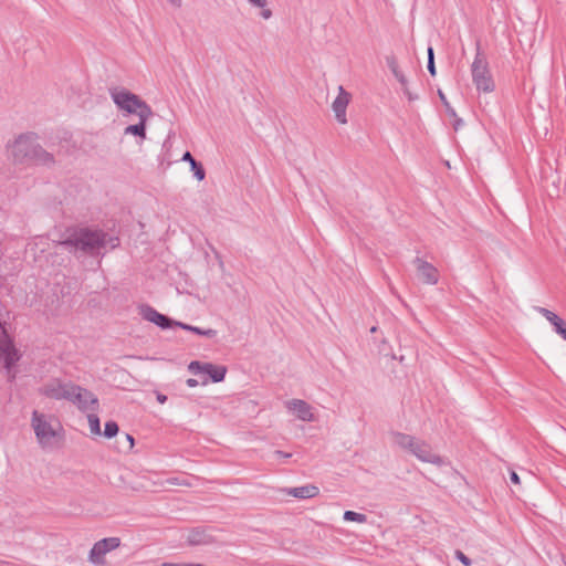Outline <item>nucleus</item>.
Returning <instances> with one entry per match:
<instances>
[{
	"mask_svg": "<svg viewBox=\"0 0 566 566\" xmlns=\"http://www.w3.org/2000/svg\"><path fill=\"white\" fill-rule=\"evenodd\" d=\"M117 245L118 238L111 237L102 230L87 227L70 231L65 240L57 243V247L66 248L74 254L81 253L91 256L98 255L106 247L114 249Z\"/></svg>",
	"mask_w": 566,
	"mask_h": 566,
	"instance_id": "nucleus-1",
	"label": "nucleus"
},
{
	"mask_svg": "<svg viewBox=\"0 0 566 566\" xmlns=\"http://www.w3.org/2000/svg\"><path fill=\"white\" fill-rule=\"evenodd\" d=\"M8 150L15 164L38 165L48 168L56 164L53 153L40 145L34 133L19 135L9 144Z\"/></svg>",
	"mask_w": 566,
	"mask_h": 566,
	"instance_id": "nucleus-2",
	"label": "nucleus"
},
{
	"mask_svg": "<svg viewBox=\"0 0 566 566\" xmlns=\"http://www.w3.org/2000/svg\"><path fill=\"white\" fill-rule=\"evenodd\" d=\"M109 95L117 108L126 114L137 115L139 119H149L153 116L150 106L126 88L113 87Z\"/></svg>",
	"mask_w": 566,
	"mask_h": 566,
	"instance_id": "nucleus-3",
	"label": "nucleus"
},
{
	"mask_svg": "<svg viewBox=\"0 0 566 566\" xmlns=\"http://www.w3.org/2000/svg\"><path fill=\"white\" fill-rule=\"evenodd\" d=\"M391 437L396 446L410 452L420 461L437 465H441L443 463L441 457L436 454L427 442L402 432H394Z\"/></svg>",
	"mask_w": 566,
	"mask_h": 566,
	"instance_id": "nucleus-4",
	"label": "nucleus"
},
{
	"mask_svg": "<svg viewBox=\"0 0 566 566\" xmlns=\"http://www.w3.org/2000/svg\"><path fill=\"white\" fill-rule=\"evenodd\" d=\"M31 427L35 433L38 443L42 448L53 446V441L57 434L59 422L52 417L46 416L38 410L32 412Z\"/></svg>",
	"mask_w": 566,
	"mask_h": 566,
	"instance_id": "nucleus-5",
	"label": "nucleus"
},
{
	"mask_svg": "<svg viewBox=\"0 0 566 566\" xmlns=\"http://www.w3.org/2000/svg\"><path fill=\"white\" fill-rule=\"evenodd\" d=\"M472 81L478 91L491 93L495 88L494 81L489 70L485 55L481 52L480 42L476 41V54L471 65Z\"/></svg>",
	"mask_w": 566,
	"mask_h": 566,
	"instance_id": "nucleus-6",
	"label": "nucleus"
},
{
	"mask_svg": "<svg viewBox=\"0 0 566 566\" xmlns=\"http://www.w3.org/2000/svg\"><path fill=\"white\" fill-rule=\"evenodd\" d=\"M20 358V352L15 348L7 331L0 324V360L3 361L10 381L15 379L17 373L13 367Z\"/></svg>",
	"mask_w": 566,
	"mask_h": 566,
	"instance_id": "nucleus-7",
	"label": "nucleus"
},
{
	"mask_svg": "<svg viewBox=\"0 0 566 566\" xmlns=\"http://www.w3.org/2000/svg\"><path fill=\"white\" fill-rule=\"evenodd\" d=\"M74 384L64 382L57 378L51 379L45 382L40 389L39 392L48 398L61 400H69L73 395L72 388Z\"/></svg>",
	"mask_w": 566,
	"mask_h": 566,
	"instance_id": "nucleus-8",
	"label": "nucleus"
},
{
	"mask_svg": "<svg viewBox=\"0 0 566 566\" xmlns=\"http://www.w3.org/2000/svg\"><path fill=\"white\" fill-rule=\"evenodd\" d=\"M73 395L69 401L77 406L82 411H95L98 408L97 397L90 390L74 385L72 388Z\"/></svg>",
	"mask_w": 566,
	"mask_h": 566,
	"instance_id": "nucleus-9",
	"label": "nucleus"
},
{
	"mask_svg": "<svg viewBox=\"0 0 566 566\" xmlns=\"http://www.w3.org/2000/svg\"><path fill=\"white\" fill-rule=\"evenodd\" d=\"M120 538L118 537H107L96 542L88 555V560L94 565H102L104 563V556L119 547Z\"/></svg>",
	"mask_w": 566,
	"mask_h": 566,
	"instance_id": "nucleus-10",
	"label": "nucleus"
},
{
	"mask_svg": "<svg viewBox=\"0 0 566 566\" xmlns=\"http://www.w3.org/2000/svg\"><path fill=\"white\" fill-rule=\"evenodd\" d=\"M190 373L199 375H208L213 382H219L224 379L227 368L224 366H216L210 363L191 361L188 366Z\"/></svg>",
	"mask_w": 566,
	"mask_h": 566,
	"instance_id": "nucleus-11",
	"label": "nucleus"
},
{
	"mask_svg": "<svg viewBox=\"0 0 566 566\" xmlns=\"http://www.w3.org/2000/svg\"><path fill=\"white\" fill-rule=\"evenodd\" d=\"M413 265L417 271V276L422 283L430 285L438 283L439 271L431 263L424 261L421 258H416L413 260Z\"/></svg>",
	"mask_w": 566,
	"mask_h": 566,
	"instance_id": "nucleus-12",
	"label": "nucleus"
},
{
	"mask_svg": "<svg viewBox=\"0 0 566 566\" xmlns=\"http://www.w3.org/2000/svg\"><path fill=\"white\" fill-rule=\"evenodd\" d=\"M350 101V94L345 91V88L340 85L338 86V95L332 104L333 112L335 113V117L339 124H346V108Z\"/></svg>",
	"mask_w": 566,
	"mask_h": 566,
	"instance_id": "nucleus-13",
	"label": "nucleus"
},
{
	"mask_svg": "<svg viewBox=\"0 0 566 566\" xmlns=\"http://www.w3.org/2000/svg\"><path fill=\"white\" fill-rule=\"evenodd\" d=\"M286 408L295 413V416L302 421H313L314 415L312 407L304 400L292 399L285 402Z\"/></svg>",
	"mask_w": 566,
	"mask_h": 566,
	"instance_id": "nucleus-14",
	"label": "nucleus"
},
{
	"mask_svg": "<svg viewBox=\"0 0 566 566\" xmlns=\"http://www.w3.org/2000/svg\"><path fill=\"white\" fill-rule=\"evenodd\" d=\"M142 315L146 321L156 324L157 326L161 327L163 329L174 327V323H175L174 319H171L170 317H168L164 314H160L159 312H157L155 308H153L150 306L143 307Z\"/></svg>",
	"mask_w": 566,
	"mask_h": 566,
	"instance_id": "nucleus-15",
	"label": "nucleus"
},
{
	"mask_svg": "<svg viewBox=\"0 0 566 566\" xmlns=\"http://www.w3.org/2000/svg\"><path fill=\"white\" fill-rule=\"evenodd\" d=\"M535 311L543 315L553 325L555 332L566 340V322L563 318L545 307L536 306Z\"/></svg>",
	"mask_w": 566,
	"mask_h": 566,
	"instance_id": "nucleus-16",
	"label": "nucleus"
},
{
	"mask_svg": "<svg viewBox=\"0 0 566 566\" xmlns=\"http://www.w3.org/2000/svg\"><path fill=\"white\" fill-rule=\"evenodd\" d=\"M319 490L317 486L308 484L298 488H292L287 490V494L297 499H311L318 494Z\"/></svg>",
	"mask_w": 566,
	"mask_h": 566,
	"instance_id": "nucleus-17",
	"label": "nucleus"
},
{
	"mask_svg": "<svg viewBox=\"0 0 566 566\" xmlns=\"http://www.w3.org/2000/svg\"><path fill=\"white\" fill-rule=\"evenodd\" d=\"M187 542L189 545H207L212 542V537L202 530H192L189 532Z\"/></svg>",
	"mask_w": 566,
	"mask_h": 566,
	"instance_id": "nucleus-18",
	"label": "nucleus"
},
{
	"mask_svg": "<svg viewBox=\"0 0 566 566\" xmlns=\"http://www.w3.org/2000/svg\"><path fill=\"white\" fill-rule=\"evenodd\" d=\"M184 161H188L190 164L191 170L193 171L195 177L198 180H203L206 177V171L200 163H198L189 151H186L182 156Z\"/></svg>",
	"mask_w": 566,
	"mask_h": 566,
	"instance_id": "nucleus-19",
	"label": "nucleus"
},
{
	"mask_svg": "<svg viewBox=\"0 0 566 566\" xmlns=\"http://www.w3.org/2000/svg\"><path fill=\"white\" fill-rule=\"evenodd\" d=\"M148 119H139L137 124L128 125L124 129L125 135H134L140 137L142 139H146V123Z\"/></svg>",
	"mask_w": 566,
	"mask_h": 566,
	"instance_id": "nucleus-20",
	"label": "nucleus"
},
{
	"mask_svg": "<svg viewBox=\"0 0 566 566\" xmlns=\"http://www.w3.org/2000/svg\"><path fill=\"white\" fill-rule=\"evenodd\" d=\"M87 421H88L91 433H93V434H101L102 433L99 418H98L97 415L88 413L87 415Z\"/></svg>",
	"mask_w": 566,
	"mask_h": 566,
	"instance_id": "nucleus-21",
	"label": "nucleus"
},
{
	"mask_svg": "<svg viewBox=\"0 0 566 566\" xmlns=\"http://www.w3.org/2000/svg\"><path fill=\"white\" fill-rule=\"evenodd\" d=\"M344 520L349 522L366 523L367 516L365 514L357 513L354 511H346L344 513Z\"/></svg>",
	"mask_w": 566,
	"mask_h": 566,
	"instance_id": "nucleus-22",
	"label": "nucleus"
},
{
	"mask_svg": "<svg viewBox=\"0 0 566 566\" xmlns=\"http://www.w3.org/2000/svg\"><path fill=\"white\" fill-rule=\"evenodd\" d=\"M118 430H119L118 424L115 421H107L105 423V428H104L103 434L106 438H113V437H115L118 433Z\"/></svg>",
	"mask_w": 566,
	"mask_h": 566,
	"instance_id": "nucleus-23",
	"label": "nucleus"
},
{
	"mask_svg": "<svg viewBox=\"0 0 566 566\" xmlns=\"http://www.w3.org/2000/svg\"><path fill=\"white\" fill-rule=\"evenodd\" d=\"M386 63H387V66L389 67V70L391 71L392 74H395L396 72L400 71L399 65H398V61H397L395 55L386 56Z\"/></svg>",
	"mask_w": 566,
	"mask_h": 566,
	"instance_id": "nucleus-24",
	"label": "nucleus"
},
{
	"mask_svg": "<svg viewBox=\"0 0 566 566\" xmlns=\"http://www.w3.org/2000/svg\"><path fill=\"white\" fill-rule=\"evenodd\" d=\"M438 95H439L441 102L443 103L448 114L451 116H455L454 109L450 106L446 95L443 94V92L441 90L438 91Z\"/></svg>",
	"mask_w": 566,
	"mask_h": 566,
	"instance_id": "nucleus-25",
	"label": "nucleus"
},
{
	"mask_svg": "<svg viewBox=\"0 0 566 566\" xmlns=\"http://www.w3.org/2000/svg\"><path fill=\"white\" fill-rule=\"evenodd\" d=\"M454 555L455 558L459 559L463 565L471 566L472 560L467 555H464L462 551L457 549Z\"/></svg>",
	"mask_w": 566,
	"mask_h": 566,
	"instance_id": "nucleus-26",
	"label": "nucleus"
},
{
	"mask_svg": "<svg viewBox=\"0 0 566 566\" xmlns=\"http://www.w3.org/2000/svg\"><path fill=\"white\" fill-rule=\"evenodd\" d=\"M195 334L206 336V337H214L217 335V331L212 328L202 329L200 327H196Z\"/></svg>",
	"mask_w": 566,
	"mask_h": 566,
	"instance_id": "nucleus-27",
	"label": "nucleus"
},
{
	"mask_svg": "<svg viewBox=\"0 0 566 566\" xmlns=\"http://www.w3.org/2000/svg\"><path fill=\"white\" fill-rule=\"evenodd\" d=\"M394 76L399 82L401 90L408 86V80L401 71L396 72Z\"/></svg>",
	"mask_w": 566,
	"mask_h": 566,
	"instance_id": "nucleus-28",
	"label": "nucleus"
},
{
	"mask_svg": "<svg viewBox=\"0 0 566 566\" xmlns=\"http://www.w3.org/2000/svg\"><path fill=\"white\" fill-rule=\"evenodd\" d=\"M167 484L170 485H184V486H190L191 484L185 480L180 481L178 478H169L167 479Z\"/></svg>",
	"mask_w": 566,
	"mask_h": 566,
	"instance_id": "nucleus-29",
	"label": "nucleus"
},
{
	"mask_svg": "<svg viewBox=\"0 0 566 566\" xmlns=\"http://www.w3.org/2000/svg\"><path fill=\"white\" fill-rule=\"evenodd\" d=\"M174 326L180 327V328H182L185 331H189V332H192V333H195L196 327H197V326H192V325H189V324H186V323H181V322H177V321H175Z\"/></svg>",
	"mask_w": 566,
	"mask_h": 566,
	"instance_id": "nucleus-30",
	"label": "nucleus"
},
{
	"mask_svg": "<svg viewBox=\"0 0 566 566\" xmlns=\"http://www.w3.org/2000/svg\"><path fill=\"white\" fill-rule=\"evenodd\" d=\"M402 92L403 94L407 96L408 101L409 102H413L416 99H418V95L412 93L410 90H409V86H407L406 88H402Z\"/></svg>",
	"mask_w": 566,
	"mask_h": 566,
	"instance_id": "nucleus-31",
	"label": "nucleus"
},
{
	"mask_svg": "<svg viewBox=\"0 0 566 566\" xmlns=\"http://www.w3.org/2000/svg\"><path fill=\"white\" fill-rule=\"evenodd\" d=\"M250 4L258 7V8H264L268 4V0H248Z\"/></svg>",
	"mask_w": 566,
	"mask_h": 566,
	"instance_id": "nucleus-32",
	"label": "nucleus"
},
{
	"mask_svg": "<svg viewBox=\"0 0 566 566\" xmlns=\"http://www.w3.org/2000/svg\"><path fill=\"white\" fill-rule=\"evenodd\" d=\"M274 455H276L277 458H282V459H290L292 457V453H287V452L281 451V450H276L274 452Z\"/></svg>",
	"mask_w": 566,
	"mask_h": 566,
	"instance_id": "nucleus-33",
	"label": "nucleus"
},
{
	"mask_svg": "<svg viewBox=\"0 0 566 566\" xmlns=\"http://www.w3.org/2000/svg\"><path fill=\"white\" fill-rule=\"evenodd\" d=\"M261 9V17L265 20H269L272 17V11L270 9H266L265 7Z\"/></svg>",
	"mask_w": 566,
	"mask_h": 566,
	"instance_id": "nucleus-34",
	"label": "nucleus"
},
{
	"mask_svg": "<svg viewBox=\"0 0 566 566\" xmlns=\"http://www.w3.org/2000/svg\"><path fill=\"white\" fill-rule=\"evenodd\" d=\"M510 479H511V482L516 484V485L521 483L520 476H518V474L515 471L511 472Z\"/></svg>",
	"mask_w": 566,
	"mask_h": 566,
	"instance_id": "nucleus-35",
	"label": "nucleus"
},
{
	"mask_svg": "<svg viewBox=\"0 0 566 566\" xmlns=\"http://www.w3.org/2000/svg\"><path fill=\"white\" fill-rule=\"evenodd\" d=\"M428 71L429 73L434 76L436 75V64H434V61H428Z\"/></svg>",
	"mask_w": 566,
	"mask_h": 566,
	"instance_id": "nucleus-36",
	"label": "nucleus"
},
{
	"mask_svg": "<svg viewBox=\"0 0 566 566\" xmlns=\"http://www.w3.org/2000/svg\"><path fill=\"white\" fill-rule=\"evenodd\" d=\"M157 400H158L159 403H165L167 401V396L158 392L157 394Z\"/></svg>",
	"mask_w": 566,
	"mask_h": 566,
	"instance_id": "nucleus-37",
	"label": "nucleus"
},
{
	"mask_svg": "<svg viewBox=\"0 0 566 566\" xmlns=\"http://www.w3.org/2000/svg\"><path fill=\"white\" fill-rule=\"evenodd\" d=\"M168 2L176 8H180L182 4V0H168Z\"/></svg>",
	"mask_w": 566,
	"mask_h": 566,
	"instance_id": "nucleus-38",
	"label": "nucleus"
},
{
	"mask_svg": "<svg viewBox=\"0 0 566 566\" xmlns=\"http://www.w3.org/2000/svg\"><path fill=\"white\" fill-rule=\"evenodd\" d=\"M428 61H434V53L431 46L428 48Z\"/></svg>",
	"mask_w": 566,
	"mask_h": 566,
	"instance_id": "nucleus-39",
	"label": "nucleus"
},
{
	"mask_svg": "<svg viewBox=\"0 0 566 566\" xmlns=\"http://www.w3.org/2000/svg\"><path fill=\"white\" fill-rule=\"evenodd\" d=\"M187 385H188V387H191V388H192V387H196V386H198V380H196V379H193V378H189V379L187 380Z\"/></svg>",
	"mask_w": 566,
	"mask_h": 566,
	"instance_id": "nucleus-40",
	"label": "nucleus"
},
{
	"mask_svg": "<svg viewBox=\"0 0 566 566\" xmlns=\"http://www.w3.org/2000/svg\"><path fill=\"white\" fill-rule=\"evenodd\" d=\"M125 437H126L127 441L129 442V447L133 448V446H134V438L130 434H128V433Z\"/></svg>",
	"mask_w": 566,
	"mask_h": 566,
	"instance_id": "nucleus-41",
	"label": "nucleus"
},
{
	"mask_svg": "<svg viewBox=\"0 0 566 566\" xmlns=\"http://www.w3.org/2000/svg\"><path fill=\"white\" fill-rule=\"evenodd\" d=\"M181 566H203V565L202 564L189 563V564H181Z\"/></svg>",
	"mask_w": 566,
	"mask_h": 566,
	"instance_id": "nucleus-42",
	"label": "nucleus"
},
{
	"mask_svg": "<svg viewBox=\"0 0 566 566\" xmlns=\"http://www.w3.org/2000/svg\"><path fill=\"white\" fill-rule=\"evenodd\" d=\"M163 566H181V564L164 563Z\"/></svg>",
	"mask_w": 566,
	"mask_h": 566,
	"instance_id": "nucleus-43",
	"label": "nucleus"
},
{
	"mask_svg": "<svg viewBox=\"0 0 566 566\" xmlns=\"http://www.w3.org/2000/svg\"><path fill=\"white\" fill-rule=\"evenodd\" d=\"M376 331H377V327H376V326H374V327H371V328H370V332H371V333H375Z\"/></svg>",
	"mask_w": 566,
	"mask_h": 566,
	"instance_id": "nucleus-44",
	"label": "nucleus"
}]
</instances>
